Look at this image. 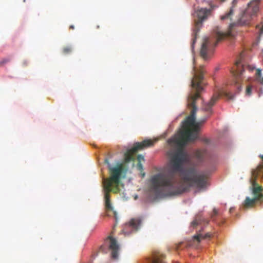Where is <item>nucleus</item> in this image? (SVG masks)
Segmentation results:
<instances>
[{"label": "nucleus", "mask_w": 263, "mask_h": 263, "mask_svg": "<svg viewBox=\"0 0 263 263\" xmlns=\"http://www.w3.org/2000/svg\"><path fill=\"white\" fill-rule=\"evenodd\" d=\"M193 72L194 76L191 81V86L196 92L191 93L187 99V106L191 109L190 115L183 122L182 129L178 134L167 140L171 146L176 145L177 146L175 151H170L167 153L171 170L159 173L153 176L151 180L155 191H162L167 196L176 195L185 192L188 187L183 183L189 187L195 186L199 189H205L208 184L207 174L201 173L197 174L194 166L186 168L183 167V164L189 161L188 154L183 148L189 142L193 141L198 138L200 127L207 119L206 117L196 122L197 110L196 102L200 97V92L203 89V66H200L197 69L194 65Z\"/></svg>", "instance_id": "f257e3e1"}, {"label": "nucleus", "mask_w": 263, "mask_h": 263, "mask_svg": "<svg viewBox=\"0 0 263 263\" xmlns=\"http://www.w3.org/2000/svg\"><path fill=\"white\" fill-rule=\"evenodd\" d=\"M105 162L107 164L110 176L108 179L103 181V190L104 192V200L105 208L107 210H112V207L110 200V192L117 193L120 191L119 186L121 183V178L124 171V166L122 163L117 164L112 167L108 159H106Z\"/></svg>", "instance_id": "f03ea898"}, {"label": "nucleus", "mask_w": 263, "mask_h": 263, "mask_svg": "<svg viewBox=\"0 0 263 263\" xmlns=\"http://www.w3.org/2000/svg\"><path fill=\"white\" fill-rule=\"evenodd\" d=\"M259 157L261 158L262 161L259 164L256 169L252 171L251 178L250 179L254 197L253 198H250L249 197H246L243 203V206L245 209L253 208L257 202H261L263 201V187L260 186L256 181V179L259 175H261L263 178V155H260Z\"/></svg>", "instance_id": "7ed1b4c3"}, {"label": "nucleus", "mask_w": 263, "mask_h": 263, "mask_svg": "<svg viewBox=\"0 0 263 263\" xmlns=\"http://www.w3.org/2000/svg\"><path fill=\"white\" fill-rule=\"evenodd\" d=\"M215 37L216 41H211L209 37L204 39L200 50V55L204 59H206L209 54L213 51L217 43L227 36V33L221 32L218 27L214 29Z\"/></svg>", "instance_id": "20e7f679"}, {"label": "nucleus", "mask_w": 263, "mask_h": 263, "mask_svg": "<svg viewBox=\"0 0 263 263\" xmlns=\"http://www.w3.org/2000/svg\"><path fill=\"white\" fill-rule=\"evenodd\" d=\"M211 9H208L206 8H200L195 12V27L194 29V37L192 43V48H194V45L196 42L197 33L199 31V30L202 26V22L206 20L208 17L211 15Z\"/></svg>", "instance_id": "39448f33"}, {"label": "nucleus", "mask_w": 263, "mask_h": 263, "mask_svg": "<svg viewBox=\"0 0 263 263\" xmlns=\"http://www.w3.org/2000/svg\"><path fill=\"white\" fill-rule=\"evenodd\" d=\"M260 0H252L248 4V8L238 20L240 25L249 24L251 18L256 15L259 11V4Z\"/></svg>", "instance_id": "423d86ee"}, {"label": "nucleus", "mask_w": 263, "mask_h": 263, "mask_svg": "<svg viewBox=\"0 0 263 263\" xmlns=\"http://www.w3.org/2000/svg\"><path fill=\"white\" fill-rule=\"evenodd\" d=\"M154 141L151 140H145L141 142H136L133 147L128 149L124 155V160L126 163H128L135 159V154L139 151L153 145Z\"/></svg>", "instance_id": "0eeeda50"}, {"label": "nucleus", "mask_w": 263, "mask_h": 263, "mask_svg": "<svg viewBox=\"0 0 263 263\" xmlns=\"http://www.w3.org/2000/svg\"><path fill=\"white\" fill-rule=\"evenodd\" d=\"M233 70L232 71L234 76V85L236 89H237V92L239 93L241 91V81H242V75L243 72L245 70L243 66L240 65V62L237 61L235 63V65L233 68Z\"/></svg>", "instance_id": "6e6552de"}, {"label": "nucleus", "mask_w": 263, "mask_h": 263, "mask_svg": "<svg viewBox=\"0 0 263 263\" xmlns=\"http://www.w3.org/2000/svg\"><path fill=\"white\" fill-rule=\"evenodd\" d=\"M221 96H224L229 99H233L234 98V96L230 92L221 90L218 93H215L211 99L210 102L203 105V109L206 111H210L212 107L216 103L219 97Z\"/></svg>", "instance_id": "1a4fd4ad"}, {"label": "nucleus", "mask_w": 263, "mask_h": 263, "mask_svg": "<svg viewBox=\"0 0 263 263\" xmlns=\"http://www.w3.org/2000/svg\"><path fill=\"white\" fill-rule=\"evenodd\" d=\"M105 243L108 247L109 249L111 250V257L114 259H117L118 256V251L119 249V246L117 240L109 236L105 240Z\"/></svg>", "instance_id": "9d476101"}, {"label": "nucleus", "mask_w": 263, "mask_h": 263, "mask_svg": "<svg viewBox=\"0 0 263 263\" xmlns=\"http://www.w3.org/2000/svg\"><path fill=\"white\" fill-rule=\"evenodd\" d=\"M209 237H210V235L209 233L203 234L200 232L195 235L191 239L187 240L185 247H188L192 246L197 247L202 240Z\"/></svg>", "instance_id": "9b49d317"}, {"label": "nucleus", "mask_w": 263, "mask_h": 263, "mask_svg": "<svg viewBox=\"0 0 263 263\" xmlns=\"http://www.w3.org/2000/svg\"><path fill=\"white\" fill-rule=\"evenodd\" d=\"M141 223V219L140 218H132L128 223L125 224L123 230L125 234L128 233L127 229H131L132 231H137Z\"/></svg>", "instance_id": "f8f14e48"}, {"label": "nucleus", "mask_w": 263, "mask_h": 263, "mask_svg": "<svg viewBox=\"0 0 263 263\" xmlns=\"http://www.w3.org/2000/svg\"><path fill=\"white\" fill-rule=\"evenodd\" d=\"M165 256L160 252H155L152 256L147 259V263H166Z\"/></svg>", "instance_id": "ddd939ff"}, {"label": "nucleus", "mask_w": 263, "mask_h": 263, "mask_svg": "<svg viewBox=\"0 0 263 263\" xmlns=\"http://www.w3.org/2000/svg\"><path fill=\"white\" fill-rule=\"evenodd\" d=\"M206 156V151L204 149L197 150L194 154V158L197 160L198 163L203 162Z\"/></svg>", "instance_id": "4468645a"}, {"label": "nucleus", "mask_w": 263, "mask_h": 263, "mask_svg": "<svg viewBox=\"0 0 263 263\" xmlns=\"http://www.w3.org/2000/svg\"><path fill=\"white\" fill-rule=\"evenodd\" d=\"M237 0H233L232 3V7H231L229 11L226 13L224 15L221 16L220 18L221 20L226 19H231V16L234 13V8L236 5Z\"/></svg>", "instance_id": "2eb2a0df"}, {"label": "nucleus", "mask_w": 263, "mask_h": 263, "mask_svg": "<svg viewBox=\"0 0 263 263\" xmlns=\"http://www.w3.org/2000/svg\"><path fill=\"white\" fill-rule=\"evenodd\" d=\"M201 222V217L200 216H197L196 217L194 220H193L191 223V226L193 227H195L196 226L200 224Z\"/></svg>", "instance_id": "dca6fc26"}, {"label": "nucleus", "mask_w": 263, "mask_h": 263, "mask_svg": "<svg viewBox=\"0 0 263 263\" xmlns=\"http://www.w3.org/2000/svg\"><path fill=\"white\" fill-rule=\"evenodd\" d=\"M72 48L71 46H65L62 49L63 53L65 54H67L71 52Z\"/></svg>", "instance_id": "f3484780"}, {"label": "nucleus", "mask_w": 263, "mask_h": 263, "mask_svg": "<svg viewBox=\"0 0 263 263\" xmlns=\"http://www.w3.org/2000/svg\"><path fill=\"white\" fill-rule=\"evenodd\" d=\"M252 92V87L251 86H248L247 87L246 90V95L247 96H250Z\"/></svg>", "instance_id": "a211bd4d"}, {"label": "nucleus", "mask_w": 263, "mask_h": 263, "mask_svg": "<svg viewBox=\"0 0 263 263\" xmlns=\"http://www.w3.org/2000/svg\"><path fill=\"white\" fill-rule=\"evenodd\" d=\"M9 61V60L8 59H4L0 61V66H3L5 64L8 63Z\"/></svg>", "instance_id": "6ab92c4d"}, {"label": "nucleus", "mask_w": 263, "mask_h": 263, "mask_svg": "<svg viewBox=\"0 0 263 263\" xmlns=\"http://www.w3.org/2000/svg\"><path fill=\"white\" fill-rule=\"evenodd\" d=\"M137 167L138 170L140 171H142L143 170V165H142L141 162H138V163L137 165Z\"/></svg>", "instance_id": "aec40b11"}, {"label": "nucleus", "mask_w": 263, "mask_h": 263, "mask_svg": "<svg viewBox=\"0 0 263 263\" xmlns=\"http://www.w3.org/2000/svg\"><path fill=\"white\" fill-rule=\"evenodd\" d=\"M183 243L182 242H180V243L175 245V249L176 251L179 250L180 249V248H181V246L183 245Z\"/></svg>", "instance_id": "412c9836"}, {"label": "nucleus", "mask_w": 263, "mask_h": 263, "mask_svg": "<svg viewBox=\"0 0 263 263\" xmlns=\"http://www.w3.org/2000/svg\"><path fill=\"white\" fill-rule=\"evenodd\" d=\"M254 67L252 66H251V65H247L246 68H245V69L248 70L249 71H253L254 69Z\"/></svg>", "instance_id": "4be33fe9"}, {"label": "nucleus", "mask_w": 263, "mask_h": 263, "mask_svg": "<svg viewBox=\"0 0 263 263\" xmlns=\"http://www.w3.org/2000/svg\"><path fill=\"white\" fill-rule=\"evenodd\" d=\"M137 160H138V162H141V161H144V157L141 155H139L137 157Z\"/></svg>", "instance_id": "5701e85b"}, {"label": "nucleus", "mask_w": 263, "mask_h": 263, "mask_svg": "<svg viewBox=\"0 0 263 263\" xmlns=\"http://www.w3.org/2000/svg\"><path fill=\"white\" fill-rule=\"evenodd\" d=\"M99 250H100V252H104V253L107 252V249L105 248L104 246H101Z\"/></svg>", "instance_id": "b1692460"}, {"label": "nucleus", "mask_w": 263, "mask_h": 263, "mask_svg": "<svg viewBox=\"0 0 263 263\" xmlns=\"http://www.w3.org/2000/svg\"><path fill=\"white\" fill-rule=\"evenodd\" d=\"M261 74V70L260 69L256 70V76L258 77H260Z\"/></svg>", "instance_id": "393cba45"}, {"label": "nucleus", "mask_w": 263, "mask_h": 263, "mask_svg": "<svg viewBox=\"0 0 263 263\" xmlns=\"http://www.w3.org/2000/svg\"><path fill=\"white\" fill-rule=\"evenodd\" d=\"M257 81L261 84L263 85V77L257 79Z\"/></svg>", "instance_id": "a878e982"}, {"label": "nucleus", "mask_w": 263, "mask_h": 263, "mask_svg": "<svg viewBox=\"0 0 263 263\" xmlns=\"http://www.w3.org/2000/svg\"><path fill=\"white\" fill-rule=\"evenodd\" d=\"M213 213L215 215H216L218 213V211L216 209H214Z\"/></svg>", "instance_id": "bb28decb"}, {"label": "nucleus", "mask_w": 263, "mask_h": 263, "mask_svg": "<svg viewBox=\"0 0 263 263\" xmlns=\"http://www.w3.org/2000/svg\"><path fill=\"white\" fill-rule=\"evenodd\" d=\"M74 28V27L73 25H70L69 27L70 29H73Z\"/></svg>", "instance_id": "cd10ccee"}, {"label": "nucleus", "mask_w": 263, "mask_h": 263, "mask_svg": "<svg viewBox=\"0 0 263 263\" xmlns=\"http://www.w3.org/2000/svg\"><path fill=\"white\" fill-rule=\"evenodd\" d=\"M114 215H115V216L116 217V215H117V213L116 211H114Z\"/></svg>", "instance_id": "c85d7f7f"}]
</instances>
